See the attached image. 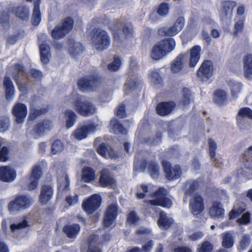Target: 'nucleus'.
Masks as SVG:
<instances>
[{"mask_svg":"<svg viewBox=\"0 0 252 252\" xmlns=\"http://www.w3.org/2000/svg\"><path fill=\"white\" fill-rule=\"evenodd\" d=\"M64 114L66 120V127L67 128H69L73 126L75 123L77 119V115L74 112L70 109L66 110Z\"/></svg>","mask_w":252,"mask_h":252,"instance_id":"obj_41","label":"nucleus"},{"mask_svg":"<svg viewBox=\"0 0 252 252\" xmlns=\"http://www.w3.org/2000/svg\"><path fill=\"white\" fill-rule=\"evenodd\" d=\"M98 186L103 188L112 187L116 184V181L108 169H102L100 172Z\"/></svg>","mask_w":252,"mask_h":252,"instance_id":"obj_14","label":"nucleus"},{"mask_svg":"<svg viewBox=\"0 0 252 252\" xmlns=\"http://www.w3.org/2000/svg\"><path fill=\"white\" fill-rule=\"evenodd\" d=\"M9 126V120L5 117H0V132L6 131Z\"/></svg>","mask_w":252,"mask_h":252,"instance_id":"obj_61","label":"nucleus"},{"mask_svg":"<svg viewBox=\"0 0 252 252\" xmlns=\"http://www.w3.org/2000/svg\"><path fill=\"white\" fill-rule=\"evenodd\" d=\"M9 149L7 146H3L0 150V161L5 162L9 159Z\"/></svg>","mask_w":252,"mask_h":252,"instance_id":"obj_57","label":"nucleus"},{"mask_svg":"<svg viewBox=\"0 0 252 252\" xmlns=\"http://www.w3.org/2000/svg\"><path fill=\"white\" fill-rule=\"evenodd\" d=\"M118 216V206L112 203L106 207L104 213L103 225L105 228L110 227L116 221Z\"/></svg>","mask_w":252,"mask_h":252,"instance_id":"obj_12","label":"nucleus"},{"mask_svg":"<svg viewBox=\"0 0 252 252\" xmlns=\"http://www.w3.org/2000/svg\"><path fill=\"white\" fill-rule=\"evenodd\" d=\"M108 29L112 32L115 40L120 39L121 31L126 38L133 36V27L131 22H127L123 24L120 20H115L109 23Z\"/></svg>","mask_w":252,"mask_h":252,"instance_id":"obj_2","label":"nucleus"},{"mask_svg":"<svg viewBox=\"0 0 252 252\" xmlns=\"http://www.w3.org/2000/svg\"><path fill=\"white\" fill-rule=\"evenodd\" d=\"M244 74L249 79L252 78V55L247 54L243 59Z\"/></svg>","mask_w":252,"mask_h":252,"instance_id":"obj_33","label":"nucleus"},{"mask_svg":"<svg viewBox=\"0 0 252 252\" xmlns=\"http://www.w3.org/2000/svg\"><path fill=\"white\" fill-rule=\"evenodd\" d=\"M242 89V85L241 83H235L233 85L231 90L232 97L236 98L237 97L238 94L240 92Z\"/></svg>","mask_w":252,"mask_h":252,"instance_id":"obj_62","label":"nucleus"},{"mask_svg":"<svg viewBox=\"0 0 252 252\" xmlns=\"http://www.w3.org/2000/svg\"><path fill=\"white\" fill-rule=\"evenodd\" d=\"M12 12L15 16L22 20H27L30 16L29 8L26 5H19L13 7Z\"/></svg>","mask_w":252,"mask_h":252,"instance_id":"obj_30","label":"nucleus"},{"mask_svg":"<svg viewBox=\"0 0 252 252\" xmlns=\"http://www.w3.org/2000/svg\"><path fill=\"white\" fill-rule=\"evenodd\" d=\"M200 186V180L199 179L193 180L191 182L188 189L186 191V194L192 195Z\"/></svg>","mask_w":252,"mask_h":252,"instance_id":"obj_52","label":"nucleus"},{"mask_svg":"<svg viewBox=\"0 0 252 252\" xmlns=\"http://www.w3.org/2000/svg\"><path fill=\"white\" fill-rule=\"evenodd\" d=\"M139 220V218L134 211H132L127 216V221L130 224H135Z\"/></svg>","mask_w":252,"mask_h":252,"instance_id":"obj_60","label":"nucleus"},{"mask_svg":"<svg viewBox=\"0 0 252 252\" xmlns=\"http://www.w3.org/2000/svg\"><path fill=\"white\" fill-rule=\"evenodd\" d=\"M176 106V104L174 101H162L157 104L156 111L160 116H166L171 114Z\"/></svg>","mask_w":252,"mask_h":252,"instance_id":"obj_17","label":"nucleus"},{"mask_svg":"<svg viewBox=\"0 0 252 252\" xmlns=\"http://www.w3.org/2000/svg\"><path fill=\"white\" fill-rule=\"evenodd\" d=\"M83 50L84 47L82 45L78 42H73L71 45H70L68 47L69 54L73 57L81 53Z\"/></svg>","mask_w":252,"mask_h":252,"instance_id":"obj_48","label":"nucleus"},{"mask_svg":"<svg viewBox=\"0 0 252 252\" xmlns=\"http://www.w3.org/2000/svg\"><path fill=\"white\" fill-rule=\"evenodd\" d=\"M15 121L18 124L23 123L27 115V107L22 103H17L13 107L12 110Z\"/></svg>","mask_w":252,"mask_h":252,"instance_id":"obj_19","label":"nucleus"},{"mask_svg":"<svg viewBox=\"0 0 252 252\" xmlns=\"http://www.w3.org/2000/svg\"><path fill=\"white\" fill-rule=\"evenodd\" d=\"M97 153L103 157H109L111 159H117L119 158L117 152L110 145L104 143L99 145L97 149Z\"/></svg>","mask_w":252,"mask_h":252,"instance_id":"obj_20","label":"nucleus"},{"mask_svg":"<svg viewBox=\"0 0 252 252\" xmlns=\"http://www.w3.org/2000/svg\"><path fill=\"white\" fill-rule=\"evenodd\" d=\"M213 70L212 62L204 60L197 71V75L202 80H208L213 75Z\"/></svg>","mask_w":252,"mask_h":252,"instance_id":"obj_15","label":"nucleus"},{"mask_svg":"<svg viewBox=\"0 0 252 252\" xmlns=\"http://www.w3.org/2000/svg\"><path fill=\"white\" fill-rule=\"evenodd\" d=\"M141 83L142 80L138 77L127 79L124 85L125 94H128L130 92L133 91Z\"/></svg>","mask_w":252,"mask_h":252,"instance_id":"obj_35","label":"nucleus"},{"mask_svg":"<svg viewBox=\"0 0 252 252\" xmlns=\"http://www.w3.org/2000/svg\"><path fill=\"white\" fill-rule=\"evenodd\" d=\"M101 202V196L98 194H94L83 200L82 208L88 214H92L100 207Z\"/></svg>","mask_w":252,"mask_h":252,"instance_id":"obj_9","label":"nucleus"},{"mask_svg":"<svg viewBox=\"0 0 252 252\" xmlns=\"http://www.w3.org/2000/svg\"><path fill=\"white\" fill-rule=\"evenodd\" d=\"M176 45L173 38H164L156 43L151 52V58L155 60H158L174 50Z\"/></svg>","mask_w":252,"mask_h":252,"instance_id":"obj_1","label":"nucleus"},{"mask_svg":"<svg viewBox=\"0 0 252 252\" xmlns=\"http://www.w3.org/2000/svg\"><path fill=\"white\" fill-rule=\"evenodd\" d=\"M40 60L42 63L47 64L49 62L50 47L47 44H41L39 45Z\"/></svg>","mask_w":252,"mask_h":252,"instance_id":"obj_43","label":"nucleus"},{"mask_svg":"<svg viewBox=\"0 0 252 252\" xmlns=\"http://www.w3.org/2000/svg\"><path fill=\"white\" fill-rule=\"evenodd\" d=\"M42 174V168L40 165L35 164L32 167L29 177L30 181L27 186L29 190L32 191L37 188Z\"/></svg>","mask_w":252,"mask_h":252,"instance_id":"obj_13","label":"nucleus"},{"mask_svg":"<svg viewBox=\"0 0 252 252\" xmlns=\"http://www.w3.org/2000/svg\"><path fill=\"white\" fill-rule=\"evenodd\" d=\"M209 213L213 217L222 218L224 214V210L222 204L219 201H214L212 206L209 209Z\"/></svg>","mask_w":252,"mask_h":252,"instance_id":"obj_34","label":"nucleus"},{"mask_svg":"<svg viewBox=\"0 0 252 252\" xmlns=\"http://www.w3.org/2000/svg\"><path fill=\"white\" fill-rule=\"evenodd\" d=\"M251 214L249 212L244 213L241 218L237 220V222L240 224L246 225L250 222Z\"/></svg>","mask_w":252,"mask_h":252,"instance_id":"obj_59","label":"nucleus"},{"mask_svg":"<svg viewBox=\"0 0 252 252\" xmlns=\"http://www.w3.org/2000/svg\"><path fill=\"white\" fill-rule=\"evenodd\" d=\"M96 127V125L94 123L83 125L77 128L74 131V137L81 140L87 137L89 132L94 131Z\"/></svg>","mask_w":252,"mask_h":252,"instance_id":"obj_24","label":"nucleus"},{"mask_svg":"<svg viewBox=\"0 0 252 252\" xmlns=\"http://www.w3.org/2000/svg\"><path fill=\"white\" fill-rule=\"evenodd\" d=\"M189 208L192 214L197 216L204 209V200L199 194H195L189 201Z\"/></svg>","mask_w":252,"mask_h":252,"instance_id":"obj_16","label":"nucleus"},{"mask_svg":"<svg viewBox=\"0 0 252 252\" xmlns=\"http://www.w3.org/2000/svg\"><path fill=\"white\" fill-rule=\"evenodd\" d=\"M25 76V69L24 66L20 63L15 64L13 78L20 91H24L25 88V86L21 82L24 80Z\"/></svg>","mask_w":252,"mask_h":252,"instance_id":"obj_18","label":"nucleus"},{"mask_svg":"<svg viewBox=\"0 0 252 252\" xmlns=\"http://www.w3.org/2000/svg\"><path fill=\"white\" fill-rule=\"evenodd\" d=\"M101 83L100 78L92 75L81 77L78 80L77 85L81 91H94L100 86Z\"/></svg>","mask_w":252,"mask_h":252,"instance_id":"obj_7","label":"nucleus"},{"mask_svg":"<svg viewBox=\"0 0 252 252\" xmlns=\"http://www.w3.org/2000/svg\"><path fill=\"white\" fill-rule=\"evenodd\" d=\"M251 243V238L249 235H245L242 237L239 242V249L240 250H244L246 249Z\"/></svg>","mask_w":252,"mask_h":252,"instance_id":"obj_56","label":"nucleus"},{"mask_svg":"<svg viewBox=\"0 0 252 252\" xmlns=\"http://www.w3.org/2000/svg\"><path fill=\"white\" fill-rule=\"evenodd\" d=\"M185 23V20L184 17H179L174 24L167 28L163 27L158 30V33L159 35L164 36H173L176 35L183 29Z\"/></svg>","mask_w":252,"mask_h":252,"instance_id":"obj_11","label":"nucleus"},{"mask_svg":"<svg viewBox=\"0 0 252 252\" xmlns=\"http://www.w3.org/2000/svg\"><path fill=\"white\" fill-rule=\"evenodd\" d=\"M16 171L9 166H0V181L3 182H12L16 177Z\"/></svg>","mask_w":252,"mask_h":252,"instance_id":"obj_22","label":"nucleus"},{"mask_svg":"<svg viewBox=\"0 0 252 252\" xmlns=\"http://www.w3.org/2000/svg\"><path fill=\"white\" fill-rule=\"evenodd\" d=\"M245 118L252 119V110L249 107H245L240 108L236 116V120L239 122L242 119Z\"/></svg>","mask_w":252,"mask_h":252,"instance_id":"obj_45","label":"nucleus"},{"mask_svg":"<svg viewBox=\"0 0 252 252\" xmlns=\"http://www.w3.org/2000/svg\"><path fill=\"white\" fill-rule=\"evenodd\" d=\"M92 39L98 51L107 49L110 44V38L108 33L99 28H94L92 30Z\"/></svg>","mask_w":252,"mask_h":252,"instance_id":"obj_4","label":"nucleus"},{"mask_svg":"<svg viewBox=\"0 0 252 252\" xmlns=\"http://www.w3.org/2000/svg\"><path fill=\"white\" fill-rule=\"evenodd\" d=\"M31 76L35 79L41 80L43 77L42 72L36 69L32 68L30 70Z\"/></svg>","mask_w":252,"mask_h":252,"instance_id":"obj_64","label":"nucleus"},{"mask_svg":"<svg viewBox=\"0 0 252 252\" xmlns=\"http://www.w3.org/2000/svg\"><path fill=\"white\" fill-rule=\"evenodd\" d=\"M201 47L200 45L193 46L190 51L189 65L190 67H194L200 58Z\"/></svg>","mask_w":252,"mask_h":252,"instance_id":"obj_32","label":"nucleus"},{"mask_svg":"<svg viewBox=\"0 0 252 252\" xmlns=\"http://www.w3.org/2000/svg\"><path fill=\"white\" fill-rule=\"evenodd\" d=\"M182 94V98L179 102V104L185 107L189 105L192 100L191 91L187 88H183Z\"/></svg>","mask_w":252,"mask_h":252,"instance_id":"obj_42","label":"nucleus"},{"mask_svg":"<svg viewBox=\"0 0 252 252\" xmlns=\"http://www.w3.org/2000/svg\"><path fill=\"white\" fill-rule=\"evenodd\" d=\"M148 172L153 179H158L159 175V167L158 163L153 160L148 163Z\"/></svg>","mask_w":252,"mask_h":252,"instance_id":"obj_44","label":"nucleus"},{"mask_svg":"<svg viewBox=\"0 0 252 252\" xmlns=\"http://www.w3.org/2000/svg\"><path fill=\"white\" fill-rule=\"evenodd\" d=\"M235 1L224 0L221 2V7L219 12L220 18L222 20L227 19L232 15L233 9L236 6Z\"/></svg>","mask_w":252,"mask_h":252,"instance_id":"obj_21","label":"nucleus"},{"mask_svg":"<svg viewBox=\"0 0 252 252\" xmlns=\"http://www.w3.org/2000/svg\"><path fill=\"white\" fill-rule=\"evenodd\" d=\"M228 94L224 90L218 89L213 93L214 102L219 106H222L227 104Z\"/></svg>","mask_w":252,"mask_h":252,"instance_id":"obj_27","label":"nucleus"},{"mask_svg":"<svg viewBox=\"0 0 252 252\" xmlns=\"http://www.w3.org/2000/svg\"><path fill=\"white\" fill-rule=\"evenodd\" d=\"M51 121L49 120L44 119L36 124L33 130L36 135L41 136L45 132L50 130L51 129Z\"/></svg>","mask_w":252,"mask_h":252,"instance_id":"obj_28","label":"nucleus"},{"mask_svg":"<svg viewBox=\"0 0 252 252\" xmlns=\"http://www.w3.org/2000/svg\"><path fill=\"white\" fill-rule=\"evenodd\" d=\"M213 250V245L209 241H205L199 246L196 252H212Z\"/></svg>","mask_w":252,"mask_h":252,"instance_id":"obj_54","label":"nucleus"},{"mask_svg":"<svg viewBox=\"0 0 252 252\" xmlns=\"http://www.w3.org/2000/svg\"><path fill=\"white\" fill-rule=\"evenodd\" d=\"M148 191L149 187L148 185L142 184L140 185L139 188L137 189L136 197L139 199H143L146 196V193H148Z\"/></svg>","mask_w":252,"mask_h":252,"instance_id":"obj_55","label":"nucleus"},{"mask_svg":"<svg viewBox=\"0 0 252 252\" xmlns=\"http://www.w3.org/2000/svg\"><path fill=\"white\" fill-rule=\"evenodd\" d=\"M3 86L5 90V97L7 100H11L14 95L15 88L13 82L9 76L3 78Z\"/></svg>","mask_w":252,"mask_h":252,"instance_id":"obj_26","label":"nucleus"},{"mask_svg":"<svg viewBox=\"0 0 252 252\" xmlns=\"http://www.w3.org/2000/svg\"><path fill=\"white\" fill-rule=\"evenodd\" d=\"M234 244L233 237L231 234L226 233L223 237L222 246L225 248H231Z\"/></svg>","mask_w":252,"mask_h":252,"instance_id":"obj_53","label":"nucleus"},{"mask_svg":"<svg viewBox=\"0 0 252 252\" xmlns=\"http://www.w3.org/2000/svg\"><path fill=\"white\" fill-rule=\"evenodd\" d=\"M82 178L85 183H90L95 178V171L90 167H85L82 169Z\"/></svg>","mask_w":252,"mask_h":252,"instance_id":"obj_39","label":"nucleus"},{"mask_svg":"<svg viewBox=\"0 0 252 252\" xmlns=\"http://www.w3.org/2000/svg\"><path fill=\"white\" fill-rule=\"evenodd\" d=\"M54 194V189L51 185H43L41 187L39 201L41 204L46 205L52 199Z\"/></svg>","mask_w":252,"mask_h":252,"instance_id":"obj_23","label":"nucleus"},{"mask_svg":"<svg viewBox=\"0 0 252 252\" xmlns=\"http://www.w3.org/2000/svg\"><path fill=\"white\" fill-rule=\"evenodd\" d=\"M209 146V154L210 158L213 161L214 165L217 167L221 166V163L217 162V159L215 158L217 145L216 142L211 138L208 139Z\"/></svg>","mask_w":252,"mask_h":252,"instance_id":"obj_36","label":"nucleus"},{"mask_svg":"<svg viewBox=\"0 0 252 252\" xmlns=\"http://www.w3.org/2000/svg\"><path fill=\"white\" fill-rule=\"evenodd\" d=\"M49 110L48 107L42 108L40 109H31L30 112L29 118L31 120H34L38 117L46 114Z\"/></svg>","mask_w":252,"mask_h":252,"instance_id":"obj_49","label":"nucleus"},{"mask_svg":"<svg viewBox=\"0 0 252 252\" xmlns=\"http://www.w3.org/2000/svg\"><path fill=\"white\" fill-rule=\"evenodd\" d=\"M41 0H34L33 9L32 17V23L33 26H38L41 20V14L40 10Z\"/></svg>","mask_w":252,"mask_h":252,"instance_id":"obj_31","label":"nucleus"},{"mask_svg":"<svg viewBox=\"0 0 252 252\" xmlns=\"http://www.w3.org/2000/svg\"><path fill=\"white\" fill-rule=\"evenodd\" d=\"M28 226V222L24 220L22 221L17 223H13L10 225V229L12 231H14L16 229H20L27 227Z\"/></svg>","mask_w":252,"mask_h":252,"instance_id":"obj_63","label":"nucleus"},{"mask_svg":"<svg viewBox=\"0 0 252 252\" xmlns=\"http://www.w3.org/2000/svg\"><path fill=\"white\" fill-rule=\"evenodd\" d=\"M161 163L167 180L172 181L180 178L182 172L179 165L176 164L173 166L171 163L166 160H162Z\"/></svg>","mask_w":252,"mask_h":252,"instance_id":"obj_8","label":"nucleus"},{"mask_svg":"<svg viewBox=\"0 0 252 252\" xmlns=\"http://www.w3.org/2000/svg\"><path fill=\"white\" fill-rule=\"evenodd\" d=\"M245 167L249 169H252V146L249 147L244 152L240 159Z\"/></svg>","mask_w":252,"mask_h":252,"instance_id":"obj_38","label":"nucleus"},{"mask_svg":"<svg viewBox=\"0 0 252 252\" xmlns=\"http://www.w3.org/2000/svg\"><path fill=\"white\" fill-rule=\"evenodd\" d=\"M88 252H102L99 247V244L97 242L95 236H91L88 239Z\"/></svg>","mask_w":252,"mask_h":252,"instance_id":"obj_46","label":"nucleus"},{"mask_svg":"<svg viewBox=\"0 0 252 252\" xmlns=\"http://www.w3.org/2000/svg\"><path fill=\"white\" fill-rule=\"evenodd\" d=\"M151 196L154 199L148 200L147 203L151 205L165 208H170L172 205V200L167 197V191L163 187L159 188Z\"/></svg>","mask_w":252,"mask_h":252,"instance_id":"obj_5","label":"nucleus"},{"mask_svg":"<svg viewBox=\"0 0 252 252\" xmlns=\"http://www.w3.org/2000/svg\"><path fill=\"white\" fill-rule=\"evenodd\" d=\"M174 220L167 216L166 213L161 210L159 213V217L157 220V224L161 230H168L173 224Z\"/></svg>","mask_w":252,"mask_h":252,"instance_id":"obj_25","label":"nucleus"},{"mask_svg":"<svg viewBox=\"0 0 252 252\" xmlns=\"http://www.w3.org/2000/svg\"><path fill=\"white\" fill-rule=\"evenodd\" d=\"M121 65V59L119 57L115 55L113 58V61L108 65L107 68L109 71H116L119 69Z\"/></svg>","mask_w":252,"mask_h":252,"instance_id":"obj_50","label":"nucleus"},{"mask_svg":"<svg viewBox=\"0 0 252 252\" xmlns=\"http://www.w3.org/2000/svg\"><path fill=\"white\" fill-rule=\"evenodd\" d=\"M245 211V208L239 207L237 209H233L229 213V219L232 220L235 219L236 217L239 216L241 214L243 213Z\"/></svg>","mask_w":252,"mask_h":252,"instance_id":"obj_58","label":"nucleus"},{"mask_svg":"<svg viewBox=\"0 0 252 252\" xmlns=\"http://www.w3.org/2000/svg\"><path fill=\"white\" fill-rule=\"evenodd\" d=\"M80 229V225L77 223L66 224L63 227V231L68 238L74 239L79 233Z\"/></svg>","mask_w":252,"mask_h":252,"instance_id":"obj_29","label":"nucleus"},{"mask_svg":"<svg viewBox=\"0 0 252 252\" xmlns=\"http://www.w3.org/2000/svg\"><path fill=\"white\" fill-rule=\"evenodd\" d=\"M64 145L59 139L55 140L52 144L51 148V153L52 155H56L61 152L63 149Z\"/></svg>","mask_w":252,"mask_h":252,"instance_id":"obj_51","label":"nucleus"},{"mask_svg":"<svg viewBox=\"0 0 252 252\" xmlns=\"http://www.w3.org/2000/svg\"><path fill=\"white\" fill-rule=\"evenodd\" d=\"M74 20L71 17H67L62 20L61 25L55 27L51 31L52 37L56 40L63 38L73 29Z\"/></svg>","mask_w":252,"mask_h":252,"instance_id":"obj_6","label":"nucleus"},{"mask_svg":"<svg viewBox=\"0 0 252 252\" xmlns=\"http://www.w3.org/2000/svg\"><path fill=\"white\" fill-rule=\"evenodd\" d=\"M110 125L114 133L124 135L127 134L126 129L118 119L113 118L110 121Z\"/></svg>","mask_w":252,"mask_h":252,"instance_id":"obj_37","label":"nucleus"},{"mask_svg":"<svg viewBox=\"0 0 252 252\" xmlns=\"http://www.w3.org/2000/svg\"><path fill=\"white\" fill-rule=\"evenodd\" d=\"M170 5L166 2L160 3L156 8L157 13L161 17H166L169 13Z\"/></svg>","mask_w":252,"mask_h":252,"instance_id":"obj_47","label":"nucleus"},{"mask_svg":"<svg viewBox=\"0 0 252 252\" xmlns=\"http://www.w3.org/2000/svg\"><path fill=\"white\" fill-rule=\"evenodd\" d=\"M184 56L181 54L174 60L171 65V70L173 73L180 72L183 68V60Z\"/></svg>","mask_w":252,"mask_h":252,"instance_id":"obj_40","label":"nucleus"},{"mask_svg":"<svg viewBox=\"0 0 252 252\" xmlns=\"http://www.w3.org/2000/svg\"><path fill=\"white\" fill-rule=\"evenodd\" d=\"M72 104L76 111L83 117H90L96 112L95 105L88 100H84L82 96L75 99Z\"/></svg>","mask_w":252,"mask_h":252,"instance_id":"obj_3","label":"nucleus"},{"mask_svg":"<svg viewBox=\"0 0 252 252\" xmlns=\"http://www.w3.org/2000/svg\"><path fill=\"white\" fill-rule=\"evenodd\" d=\"M31 204V198L26 195H18L8 205L10 212H16L29 208Z\"/></svg>","mask_w":252,"mask_h":252,"instance_id":"obj_10","label":"nucleus"}]
</instances>
